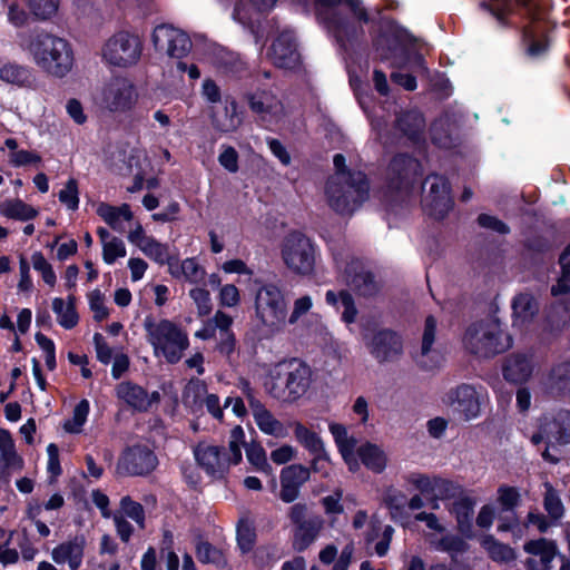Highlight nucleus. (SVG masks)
<instances>
[{"label":"nucleus","instance_id":"7ed1b4c3","mask_svg":"<svg viewBox=\"0 0 570 570\" xmlns=\"http://www.w3.org/2000/svg\"><path fill=\"white\" fill-rule=\"evenodd\" d=\"M336 173L327 180L328 205L340 214L353 213L368 195L366 176L361 171L346 169L345 157L341 154L333 159Z\"/></svg>","mask_w":570,"mask_h":570},{"label":"nucleus","instance_id":"37998d69","mask_svg":"<svg viewBox=\"0 0 570 570\" xmlns=\"http://www.w3.org/2000/svg\"><path fill=\"white\" fill-rule=\"evenodd\" d=\"M288 426L293 429L296 441L309 453L324 452L323 442L316 432L299 421H292L288 423Z\"/></svg>","mask_w":570,"mask_h":570},{"label":"nucleus","instance_id":"a878e982","mask_svg":"<svg viewBox=\"0 0 570 570\" xmlns=\"http://www.w3.org/2000/svg\"><path fill=\"white\" fill-rule=\"evenodd\" d=\"M269 58L272 62L284 69H293L299 63V53L297 52L294 36L292 32H282L273 42Z\"/></svg>","mask_w":570,"mask_h":570},{"label":"nucleus","instance_id":"f257e3e1","mask_svg":"<svg viewBox=\"0 0 570 570\" xmlns=\"http://www.w3.org/2000/svg\"><path fill=\"white\" fill-rule=\"evenodd\" d=\"M481 11L488 13L501 30H513L519 47L529 60L544 58L552 45L551 24L544 0H482Z\"/></svg>","mask_w":570,"mask_h":570},{"label":"nucleus","instance_id":"864d4df0","mask_svg":"<svg viewBox=\"0 0 570 570\" xmlns=\"http://www.w3.org/2000/svg\"><path fill=\"white\" fill-rule=\"evenodd\" d=\"M119 505V513L124 514L125 518H130L140 529L145 528V510L139 502L134 501L129 495H126L121 498Z\"/></svg>","mask_w":570,"mask_h":570},{"label":"nucleus","instance_id":"72a5a7b5","mask_svg":"<svg viewBox=\"0 0 570 570\" xmlns=\"http://www.w3.org/2000/svg\"><path fill=\"white\" fill-rule=\"evenodd\" d=\"M524 551L529 554L539 556L541 563L543 564L542 569L535 568L537 561L532 558L527 559V567L530 570H549L550 563L552 562L556 553L557 546L553 541H549L546 538H540L537 540H530L524 544Z\"/></svg>","mask_w":570,"mask_h":570},{"label":"nucleus","instance_id":"5fc2aeb1","mask_svg":"<svg viewBox=\"0 0 570 570\" xmlns=\"http://www.w3.org/2000/svg\"><path fill=\"white\" fill-rule=\"evenodd\" d=\"M256 541V532L249 520H240L237 525V543L240 550L249 552Z\"/></svg>","mask_w":570,"mask_h":570},{"label":"nucleus","instance_id":"cd10ccee","mask_svg":"<svg viewBox=\"0 0 570 570\" xmlns=\"http://www.w3.org/2000/svg\"><path fill=\"white\" fill-rule=\"evenodd\" d=\"M165 264L168 265L169 274L176 279H184L190 284H200L205 281L206 271L195 257L179 261L168 254Z\"/></svg>","mask_w":570,"mask_h":570},{"label":"nucleus","instance_id":"ddd939ff","mask_svg":"<svg viewBox=\"0 0 570 570\" xmlns=\"http://www.w3.org/2000/svg\"><path fill=\"white\" fill-rule=\"evenodd\" d=\"M334 262L343 281L353 286L360 295L372 296L377 293L379 284L371 273L361 271L362 264L360 261L350 259L347 255L335 254Z\"/></svg>","mask_w":570,"mask_h":570},{"label":"nucleus","instance_id":"603ef678","mask_svg":"<svg viewBox=\"0 0 570 570\" xmlns=\"http://www.w3.org/2000/svg\"><path fill=\"white\" fill-rule=\"evenodd\" d=\"M498 502L502 512H512L521 502V494L515 487L502 484L498 488Z\"/></svg>","mask_w":570,"mask_h":570},{"label":"nucleus","instance_id":"b1692460","mask_svg":"<svg viewBox=\"0 0 570 570\" xmlns=\"http://www.w3.org/2000/svg\"><path fill=\"white\" fill-rule=\"evenodd\" d=\"M86 544L83 535H76L56 546L51 559L59 566H67L69 570H78L83 563Z\"/></svg>","mask_w":570,"mask_h":570},{"label":"nucleus","instance_id":"13d9d810","mask_svg":"<svg viewBox=\"0 0 570 570\" xmlns=\"http://www.w3.org/2000/svg\"><path fill=\"white\" fill-rule=\"evenodd\" d=\"M28 6L37 19L47 20L57 13L59 0H28Z\"/></svg>","mask_w":570,"mask_h":570},{"label":"nucleus","instance_id":"052dcab7","mask_svg":"<svg viewBox=\"0 0 570 570\" xmlns=\"http://www.w3.org/2000/svg\"><path fill=\"white\" fill-rule=\"evenodd\" d=\"M88 303L97 322H101L109 316V309L106 306L105 296L100 289H94L88 293Z\"/></svg>","mask_w":570,"mask_h":570},{"label":"nucleus","instance_id":"ea45409f","mask_svg":"<svg viewBox=\"0 0 570 570\" xmlns=\"http://www.w3.org/2000/svg\"><path fill=\"white\" fill-rule=\"evenodd\" d=\"M212 121L213 126L220 132L228 134L237 130L243 122L237 102L234 99H226L224 111L214 114Z\"/></svg>","mask_w":570,"mask_h":570},{"label":"nucleus","instance_id":"f704fd0d","mask_svg":"<svg viewBox=\"0 0 570 570\" xmlns=\"http://www.w3.org/2000/svg\"><path fill=\"white\" fill-rule=\"evenodd\" d=\"M370 334L366 335V346L371 355L379 362L389 361L392 352V332L390 330H377L370 327Z\"/></svg>","mask_w":570,"mask_h":570},{"label":"nucleus","instance_id":"09e8293b","mask_svg":"<svg viewBox=\"0 0 570 570\" xmlns=\"http://www.w3.org/2000/svg\"><path fill=\"white\" fill-rule=\"evenodd\" d=\"M246 458L257 471L272 474L273 468L268 463L266 451L259 443H252L246 448Z\"/></svg>","mask_w":570,"mask_h":570},{"label":"nucleus","instance_id":"4be33fe9","mask_svg":"<svg viewBox=\"0 0 570 570\" xmlns=\"http://www.w3.org/2000/svg\"><path fill=\"white\" fill-rule=\"evenodd\" d=\"M311 469L302 464H291L281 471L279 499L285 503L294 502L301 488L309 480Z\"/></svg>","mask_w":570,"mask_h":570},{"label":"nucleus","instance_id":"bf43d9fd","mask_svg":"<svg viewBox=\"0 0 570 570\" xmlns=\"http://www.w3.org/2000/svg\"><path fill=\"white\" fill-rule=\"evenodd\" d=\"M127 254L126 245L122 239L114 237L102 246V259L106 264L112 265L118 258Z\"/></svg>","mask_w":570,"mask_h":570},{"label":"nucleus","instance_id":"3c124183","mask_svg":"<svg viewBox=\"0 0 570 570\" xmlns=\"http://www.w3.org/2000/svg\"><path fill=\"white\" fill-rule=\"evenodd\" d=\"M551 434L559 444L570 443V411H562L554 417Z\"/></svg>","mask_w":570,"mask_h":570},{"label":"nucleus","instance_id":"6ab92c4d","mask_svg":"<svg viewBox=\"0 0 570 570\" xmlns=\"http://www.w3.org/2000/svg\"><path fill=\"white\" fill-rule=\"evenodd\" d=\"M419 39L394 20V67L410 62L423 66L424 57L417 49Z\"/></svg>","mask_w":570,"mask_h":570},{"label":"nucleus","instance_id":"473e14b6","mask_svg":"<svg viewBox=\"0 0 570 570\" xmlns=\"http://www.w3.org/2000/svg\"><path fill=\"white\" fill-rule=\"evenodd\" d=\"M532 371L531 361L523 354L510 355L502 367L504 380L513 384L525 383L531 377Z\"/></svg>","mask_w":570,"mask_h":570},{"label":"nucleus","instance_id":"0e129e2a","mask_svg":"<svg viewBox=\"0 0 570 570\" xmlns=\"http://www.w3.org/2000/svg\"><path fill=\"white\" fill-rule=\"evenodd\" d=\"M281 559V554L272 547H259L253 554L254 564L259 568H268Z\"/></svg>","mask_w":570,"mask_h":570},{"label":"nucleus","instance_id":"c03bdc74","mask_svg":"<svg viewBox=\"0 0 570 570\" xmlns=\"http://www.w3.org/2000/svg\"><path fill=\"white\" fill-rule=\"evenodd\" d=\"M357 455L362 463L373 472L380 473L385 469L386 456L383 451L374 444L367 443L360 446Z\"/></svg>","mask_w":570,"mask_h":570},{"label":"nucleus","instance_id":"423d86ee","mask_svg":"<svg viewBox=\"0 0 570 570\" xmlns=\"http://www.w3.org/2000/svg\"><path fill=\"white\" fill-rule=\"evenodd\" d=\"M144 327L156 357H164L170 364L181 360L189 346V340L177 324L169 320L155 321L147 317Z\"/></svg>","mask_w":570,"mask_h":570},{"label":"nucleus","instance_id":"680f3d73","mask_svg":"<svg viewBox=\"0 0 570 570\" xmlns=\"http://www.w3.org/2000/svg\"><path fill=\"white\" fill-rule=\"evenodd\" d=\"M372 128L375 135V139L379 140L383 147L387 148L391 144V129L389 121L382 115L376 111L372 116Z\"/></svg>","mask_w":570,"mask_h":570},{"label":"nucleus","instance_id":"dca6fc26","mask_svg":"<svg viewBox=\"0 0 570 570\" xmlns=\"http://www.w3.org/2000/svg\"><path fill=\"white\" fill-rule=\"evenodd\" d=\"M482 395L475 386L462 383L450 389L445 394V403L451 405L464 421H471L480 416Z\"/></svg>","mask_w":570,"mask_h":570},{"label":"nucleus","instance_id":"4468645a","mask_svg":"<svg viewBox=\"0 0 570 570\" xmlns=\"http://www.w3.org/2000/svg\"><path fill=\"white\" fill-rule=\"evenodd\" d=\"M450 180L442 175H433L429 195L425 198L424 212L435 220H443L454 207Z\"/></svg>","mask_w":570,"mask_h":570},{"label":"nucleus","instance_id":"f3484780","mask_svg":"<svg viewBox=\"0 0 570 570\" xmlns=\"http://www.w3.org/2000/svg\"><path fill=\"white\" fill-rule=\"evenodd\" d=\"M117 400L126 407L145 413L148 412L153 405L158 404L160 394L157 391L149 393L141 385L131 381H122L115 387Z\"/></svg>","mask_w":570,"mask_h":570},{"label":"nucleus","instance_id":"393cba45","mask_svg":"<svg viewBox=\"0 0 570 570\" xmlns=\"http://www.w3.org/2000/svg\"><path fill=\"white\" fill-rule=\"evenodd\" d=\"M425 118L417 109L403 111L394 119V130H400L415 147H425Z\"/></svg>","mask_w":570,"mask_h":570},{"label":"nucleus","instance_id":"bb28decb","mask_svg":"<svg viewBox=\"0 0 570 570\" xmlns=\"http://www.w3.org/2000/svg\"><path fill=\"white\" fill-rule=\"evenodd\" d=\"M475 504V498L470 495H460L453 501L452 507L449 510L456 521L458 532L468 540H472L475 537L473 530Z\"/></svg>","mask_w":570,"mask_h":570},{"label":"nucleus","instance_id":"aec40b11","mask_svg":"<svg viewBox=\"0 0 570 570\" xmlns=\"http://www.w3.org/2000/svg\"><path fill=\"white\" fill-rule=\"evenodd\" d=\"M185 399L194 411L205 407L215 420L223 421L224 406L220 405L218 395L208 393L204 381L190 380L186 387Z\"/></svg>","mask_w":570,"mask_h":570},{"label":"nucleus","instance_id":"6e6552de","mask_svg":"<svg viewBox=\"0 0 570 570\" xmlns=\"http://www.w3.org/2000/svg\"><path fill=\"white\" fill-rule=\"evenodd\" d=\"M512 337L497 323L475 322L463 335L466 352L478 357L490 358L512 346Z\"/></svg>","mask_w":570,"mask_h":570},{"label":"nucleus","instance_id":"1a4fd4ad","mask_svg":"<svg viewBox=\"0 0 570 570\" xmlns=\"http://www.w3.org/2000/svg\"><path fill=\"white\" fill-rule=\"evenodd\" d=\"M279 253L283 264L292 274L311 276L315 272L317 247L303 233H288L281 242Z\"/></svg>","mask_w":570,"mask_h":570},{"label":"nucleus","instance_id":"4c0bfd02","mask_svg":"<svg viewBox=\"0 0 570 570\" xmlns=\"http://www.w3.org/2000/svg\"><path fill=\"white\" fill-rule=\"evenodd\" d=\"M97 215L114 230L122 232L124 222H130L134 214L128 204L112 206L107 203H99L96 208Z\"/></svg>","mask_w":570,"mask_h":570},{"label":"nucleus","instance_id":"39448f33","mask_svg":"<svg viewBox=\"0 0 570 570\" xmlns=\"http://www.w3.org/2000/svg\"><path fill=\"white\" fill-rule=\"evenodd\" d=\"M311 384V367L306 363L293 358L273 367L266 382V389L274 399L294 403L307 393Z\"/></svg>","mask_w":570,"mask_h":570},{"label":"nucleus","instance_id":"58836bf2","mask_svg":"<svg viewBox=\"0 0 570 570\" xmlns=\"http://www.w3.org/2000/svg\"><path fill=\"white\" fill-rule=\"evenodd\" d=\"M51 308L56 315L58 324L65 330H71L79 323L75 295L70 294L67 299L61 297L53 298Z\"/></svg>","mask_w":570,"mask_h":570},{"label":"nucleus","instance_id":"412c9836","mask_svg":"<svg viewBox=\"0 0 570 570\" xmlns=\"http://www.w3.org/2000/svg\"><path fill=\"white\" fill-rule=\"evenodd\" d=\"M248 404L262 433L281 440L289 435L288 424L279 421L259 400L248 396Z\"/></svg>","mask_w":570,"mask_h":570},{"label":"nucleus","instance_id":"4d7b16f0","mask_svg":"<svg viewBox=\"0 0 570 570\" xmlns=\"http://www.w3.org/2000/svg\"><path fill=\"white\" fill-rule=\"evenodd\" d=\"M31 262L35 271L40 273L43 282L53 287L57 282L56 273L52 265L46 259L41 252H35L31 256Z\"/></svg>","mask_w":570,"mask_h":570},{"label":"nucleus","instance_id":"9b49d317","mask_svg":"<svg viewBox=\"0 0 570 570\" xmlns=\"http://www.w3.org/2000/svg\"><path fill=\"white\" fill-rule=\"evenodd\" d=\"M138 94L134 83L125 77H114L97 91L95 101L110 112H126L137 102Z\"/></svg>","mask_w":570,"mask_h":570},{"label":"nucleus","instance_id":"a18cd8bd","mask_svg":"<svg viewBox=\"0 0 570 570\" xmlns=\"http://www.w3.org/2000/svg\"><path fill=\"white\" fill-rule=\"evenodd\" d=\"M549 379L552 390H556L560 395L570 396V362L553 366Z\"/></svg>","mask_w":570,"mask_h":570},{"label":"nucleus","instance_id":"e2e57ef3","mask_svg":"<svg viewBox=\"0 0 570 570\" xmlns=\"http://www.w3.org/2000/svg\"><path fill=\"white\" fill-rule=\"evenodd\" d=\"M47 454H48V461H47V473L49 478L50 483H55L57 479L61 475L62 469L60 465V459H59V448L55 443H50L47 446Z\"/></svg>","mask_w":570,"mask_h":570},{"label":"nucleus","instance_id":"0eeeda50","mask_svg":"<svg viewBox=\"0 0 570 570\" xmlns=\"http://www.w3.org/2000/svg\"><path fill=\"white\" fill-rule=\"evenodd\" d=\"M254 312L258 325L268 334L279 333L287 316V302L282 288L274 283L262 284L254 295Z\"/></svg>","mask_w":570,"mask_h":570},{"label":"nucleus","instance_id":"de8ad7c7","mask_svg":"<svg viewBox=\"0 0 570 570\" xmlns=\"http://www.w3.org/2000/svg\"><path fill=\"white\" fill-rule=\"evenodd\" d=\"M90 405L88 400H81L73 409L72 416L63 423V429L68 433L78 434L82 431L87 422Z\"/></svg>","mask_w":570,"mask_h":570},{"label":"nucleus","instance_id":"2f4dec72","mask_svg":"<svg viewBox=\"0 0 570 570\" xmlns=\"http://www.w3.org/2000/svg\"><path fill=\"white\" fill-rule=\"evenodd\" d=\"M24 461L16 451L14 441L8 430L0 429V473L21 471Z\"/></svg>","mask_w":570,"mask_h":570},{"label":"nucleus","instance_id":"774afa93","mask_svg":"<svg viewBox=\"0 0 570 570\" xmlns=\"http://www.w3.org/2000/svg\"><path fill=\"white\" fill-rule=\"evenodd\" d=\"M313 307V299L309 295L297 297L293 302L292 312L288 316V324H296L304 315H306Z\"/></svg>","mask_w":570,"mask_h":570},{"label":"nucleus","instance_id":"c9c22d12","mask_svg":"<svg viewBox=\"0 0 570 570\" xmlns=\"http://www.w3.org/2000/svg\"><path fill=\"white\" fill-rule=\"evenodd\" d=\"M513 325L531 323L539 313V303L530 293H520L512 299Z\"/></svg>","mask_w":570,"mask_h":570},{"label":"nucleus","instance_id":"20e7f679","mask_svg":"<svg viewBox=\"0 0 570 570\" xmlns=\"http://www.w3.org/2000/svg\"><path fill=\"white\" fill-rule=\"evenodd\" d=\"M245 444V432L240 425L230 430L228 449L224 446L199 442L194 448V458L197 465L210 478L222 479L232 465H237L243 459L242 448Z\"/></svg>","mask_w":570,"mask_h":570},{"label":"nucleus","instance_id":"7c9ffc66","mask_svg":"<svg viewBox=\"0 0 570 570\" xmlns=\"http://www.w3.org/2000/svg\"><path fill=\"white\" fill-rule=\"evenodd\" d=\"M0 80L18 88L32 89L36 86L35 71L17 62H6L0 66Z\"/></svg>","mask_w":570,"mask_h":570},{"label":"nucleus","instance_id":"79ce46f5","mask_svg":"<svg viewBox=\"0 0 570 570\" xmlns=\"http://www.w3.org/2000/svg\"><path fill=\"white\" fill-rule=\"evenodd\" d=\"M482 548L485 549L490 559L499 563H509L515 560L517 553L509 544L495 539L492 534H487L481 541Z\"/></svg>","mask_w":570,"mask_h":570},{"label":"nucleus","instance_id":"f8f14e48","mask_svg":"<svg viewBox=\"0 0 570 570\" xmlns=\"http://www.w3.org/2000/svg\"><path fill=\"white\" fill-rule=\"evenodd\" d=\"M288 518L293 523L292 547L302 552L311 547L324 529V519L320 515H307V507L296 503L289 508Z\"/></svg>","mask_w":570,"mask_h":570},{"label":"nucleus","instance_id":"c756f323","mask_svg":"<svg viewBox=\"0 0 570 570\" xmlns=\"http://www.w3.org/2000/svg\"><path fill=\"white\" fill-rule=\"evenodd\" d=\"M436 325L438 322L433 315H428L425 317L421 350L414 357L419 367L425 371H432L440 365L439 354L435 355V360H433V356L431 357L430 362H426L425 360L432 353V346L435 342L436 335Z\"/></svg>","mask_w":570,"mask_h":570},{"label":"nucleus","instance_id":"f03ea898","mask_svg":"<svg viewBox=\"0 0 570 570\" xmlns=\"http://www.w3.org/2000/svg\"><path fill=\"white\" fill-rule=\"evenodd\" d=\"M19 47L43 72L55 78H65L75 66V52L71 43L47 31L22 35Z\"/></svg>","mask_w":570,"mask_h":570},{"label":"nucleus","instance_id":"8fccbe9b","mask_svg":"<svg viewBox=\"0 0 570 570\" xmlns=\"http://www.w3.org/2000/svg\"><path fill=\"white\" fill-rule=\"evenodd\" d=\"M464 539L462 535L448 534L439 540L438 548L450 553L451 561L456 562V554L464 553L469 549V544Z\"/></svg>","mask_w":570,"mask_h":570},{"label":"nucleus","instance_id":"5701e85b","mask_svg":"<svg viewBox=\"0 0 570 570\" xmlns=\"http://www.w3.org/2000/svg\"><path fill=\"white\" fill-rule=\"evenodd\" d=\"M127 239L157 264L165 265V262H167L168 245L148 235L140 223L137 222L134 228L129 230Z\"/></svg>","mask_w":570,"mask_h":570},{"label":"nucleus","instance_id":"49530a36","mask_svg":"<svg viewBox=\"0 0 570 570\" xmlns=\"http://www.w3.org/2000/svg\"><path fill=\"white\" fill-rule=\"evenodd\" d=\"M544 488L546 492L543 497V508L547 511L549 518L553 522H558L564 513L563 503L559 497L558 491L550 482H546Z\"/></svg>","mask_w":570,"mask_h":570},{"label":"nucleus","instance_id":"a211bd4d","mask_svg":"<svg viewBox=\"0 0 570 570\" xmlns=\"http://www.w3.org/2000/svg\"><path fill=\"white\" fill-rule=\"evenodd\" d=\"M158 460L153 450L146 445L128 448L120 456L117 471L121 474L144 475L156 469Z\"/></svg>","mask_w":570,"mask_h":570},{"label":"nucleus","instance_id":"a19ab883","mask_svg":"<svg viewBox=\"0 0 570 570\" xmlns=\"http://www.w3.org/2000/svg\"><path fill=\"white\" fill-rule=\"evenodd\" d=\"M0 214L1 216L14 219V220H21V222H28L38 216V210L32 207L31 205L24 203L21 199H6L0 203Z\"/></svg>","mask_w":570,"mask_h":570},{"label":"nucleus","instance_id":"338daca9","mask_svg":"<svg viewBox=\"0 0 570 570\" xmlns=\"http://www.w3.org/2000/svg\"><path fill=\"white\" fill-rule=\"evenodd\" d=\"M189 296L196 304L199 316H206L212 312L210 293L206 288H191L189 291Z\"/></svg>","mask_w":570,"mask_h":570},{"label":"nucleus","instance_id":"69168bd1","mask_svg":"<svg viewBox=\"0 0 570 570\" xmlns=\"http://www.w3.org/2000/svg\"><path fill=\"white\" fill-rule=\"evenodd\" d=\"M476 223L480 227L495 232L500 235H508L511 232V228L507 223L490 214H480L476 218Z\"/></svg>","mask_w":570,"mask_h":570},{"label":"nucleus","instance_id":"6e6d98bb","mask_svg":"<svg viewBox=\"0 0 570 570\" xmlns=\"http://www.w3.org/2000/svg\"><path fill=\"white\" fill-rule=\"evenodd\" d=\"M59 202L69 210H77L79 207V188L75 178H69L65 187L58 194Z\"/></svg>","mask_w":570,"mask_h":570},{"label":"nucleus","instance_id":"c85d7f7f","mask_svg":"<svg viewBox=\"0 0 570 570\" xmlns=\"http://www.w3.org/2000/svg\"><path fill=\"white\" fill-rule=\"evenodd\" d=\"M249 107L263 121L276 122L283 115V105L276 96L261 91L249 97Z\"/></svg>","mask_w":570,"mask_h":570},{"label":"nucleus","instance_id":"9d476101","mask_svg":"<svg viewBox=\"0 0 570 570\" xmlns=\"http://www.w3.org/2000/svg\"><path fill=\"white\" fill-rule=\"evenodd\" d=\"M141 50V41L136 35L118 31L105 41L101 57L109 66L127 68L139 60Z\"/></svg>","mask_w":570,"mask_h":570},{"label":"nucleus","instance_id":"2eb2a0df","mask_svg":"<svg viewBox=\"0 0 570 570\" xmlns=\"http://www.w3.org/2000/svg\"><path fill=\"white\" fill-rule=\"evenodd\" d=\"M153 42L156 50L179 60L191 49V41L187 33L168 24H161L154 29Z\"/></svg>","mask_w":570,"mask_h":570},{"label":"nucleus","instance_id":"e433bc0d","mask_svg":"<svg viewBox=\"0 0 570 570\" xmlns=\"http://www.w3.org/2000/svg\"><path fill=\"white\" fill-rule=\"evenodd\" d=\"M328 429L348 469L356 471L358 469V463L354 454L356 441L348 435L347 429L343 424L331 423Z\"/></svg>","mask_w":570,"mask_h":570}]
</instances>
